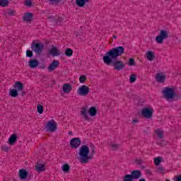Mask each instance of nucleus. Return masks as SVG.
Masks as SVG:
<instances>
[{
    "instance_id": "1",
    "label": "nucleus",
    "mask_w": 181,
    "mask_h": 181,
    "mask_svg": "<svg viewBox=\"0 0 181 181\" xmlns=\"http://www.w3.org/2000/svg\"><path fill=\"white\" fill-rule=\"evenodd\" d=\"M125 49L124 47H117L110 49L107 52L105 56L103 57V62L105 64H111L112 63L113 59H117V57L124 54Z\"/></svg>"
},
{
    "instance_id": "2",
    "label": "nucleus",
    "mask_w": 181,
    "mask_h": 181,
    "mask_svg": "<svg viewBox=\"0 0 181 181\" xmlns=\"http://www.w3.org/2000/svg\"><path fill=\"white\" fill-rule=\"evenodd\" d=\"M78 155L79 162H81V163H87L90 159L88 157V155H90V148L86 145L82 146L79 148Z\"/></svg>"
},
{
    "instance_id": "3",
    "label": "nucleus",
    "mask_w": 181,
    "mask_h": 181,
    "mask_svg": "<svg viewBox=\"0 0 181 181\" xmlns=\"http://www.w3.org/2000/svg\"><path fill=\"white\" fill-rule=\"evenodd\" d=\"M81 115L85 121L91 119V107L88 105L83 106L81 108Z\"/></svg>"
},
{
    "instance_id": "4",
    "label": "nucleus",
    "mask_w": 181,
    "mask_h": 181,
    "mask_svg": "<svg viewBox=\"0 0 181 181\" xmlns=\"http://www.w3.org/2000/svg\"><path fill=\"white\" fill-rule=\"evenodd\" d=\"M47 132H56L57 129V122L54 119H51L47 122L45 125Z\"/></svg>"
},
{
    "instance_id": "5",
    "label": "nucleus",
    "mask_w": 181,
    "mask_h": 181,
    "mask_svg": "<svg viewBox=\"0 0 181 181\" xmlns=\"http://www.w3.org/2000/svg\"><path fill=\"white\" fill-rule=\"evenodd\" d=\"M31 49L34 53H36V54H40L45 49V45L41 42H33L31 45Z\"/></svg>"
},
{
    "instance_id": "6",
    "label": "nucleus",
    "mask_w": 181,
    "mask_h": 181,
    "mask_svg": "<svg viewBox=\"0 0 181 181\" xmlns=\"http://www.w3.org/2000/svg\"><path fill=\"white\" fill-rule=\"evenodd\" d=\"M163 94L167 100H172L175 97V88L170 87L164 88Z\"/></svg>"
},
{
    "instance_id": "7",
    "label": "nucleus",
    "mask_w": 181,
    "mask_h": 181,
    "mask_svg": "<svg viewBox=\"0 0 181 181\" xmlns=\"http://www.w3.org/2000/svg\"><path fill=\"white\" fill-rule=\"evenodd\" d=\"M168 36H169V34L168 33V31L161 30L160 32L159 35L156 37V43H158L159 45H162V43H163V40H165V39H168Z\"/></svg>"
},
{
    "instance_id": "8",
    "label": "nucleus",
    "mask_w": 181,
    "mask_h": 181,
    "mask_svg": "<svg viewBox=\"0 0 181 181\" xmlns=\"http://www.w3.org/2000/svg\"><path fill=\"white\" fill-rule=\"evenodd\" d=\"M153 114V107L151 106H147L144 107L141 111V115L145 118H151Z\"/></svg>"
},
{
    "instance_id": "9",
    "label": "nucleus",
    "mask_w": 181,
    "mask_h": 181,
    "mask_svg": "<svg viewBox=\"0 0 181 181\" xmlns=\"http://www.w3.org/2000/svg\"><path fill=\"white\" fill-rule=\"evenodd\" d=\"M88 93H90V88L86 85L79 87L77 90V94L82 96L87 95Z\"/></svg>"
},
{
    "instance_id": "10",
    "label": "nucleus",
    "mask_w": 181,
    "mask_h": 181,
    "mask_svg": "<svg viewBox=\"0 0 181 181\" xmlns=\"http://www.w3.org/2000/svg\"><path fill=\"white\" fill-rule=\"evenodd\" d=\"M81 144V140L78 138H74L70 141L71 148H74V149H77Z\"/></svg>"
},
{
    "instance_id": "11",
    "label": "nucleus",
    "mask_w": 181,
    "mask_h": 181,
    "mask_svg": "<svg viewBox=\"0 0 181 181\" xmlns=\"http://www.w3.org/2000/svg\"><path fill=\"white\" fill-rule=\"evenodd\" d=\"M49 54H51V56H53V57H56L57 56H60V54H62V52H60L59 49H57V47H52L49 49Z\"/></svg>"
},
{
    "instance_id": "12",
    "label": "nucleus",
    "mask_w": 181,
    "mask_h": 181,
    "mask_svg": "<svg viewBox=\"0 0 181 181\" xmlns=\"http://www.w3.org/2000/svg\"><path fill=\"white\" fill-rule=\"evenodd\" d=\"M59 61L54 60L48 66L47 70L49 71H54V70H56V69L59 67Z\"/></svg>"
},
{
    "instance_id": "13",
    "label": "nucleus",
    "mask_w": 181,
    "mask_h": 181,
    "mask_svg": "<svg viewBox=\"0 0 181 181\" xmlns=\"http://www.w3.org/2000/svg\"><path fill=\"white\" fill-rule=\"evenodd\" d=\"M156 80L158 83H164L166 80V75L163 73H158L156 76Z\"/></svg>"
},
{
    "instance_id": "14",
    "label": "nucleus",
    "mask_w": 181,
    "mask_h": 181,
    "mask_svg": "<svg viewBox=\"0 0 181 181\" xmlns=\"http://www.w3.org/2000/svg\"><path fill=\"white\" fill-rule=\"evenodd\" d=\"M146 59L149 62L155 60V52L153 51H148L146 53Z\"/></svg>"
},
{
    "instance_id": "15",
    "label": "nucleus",
    "mask_w": 181,
    "mask_h": 181,
    "mask_svg": "<svg viewBox=\"0 0 181 181\" xmlns=\"http://www.w3.org/2000/svg\"><path fill=\"white\" fill-rule=\"evenodd\" d=\"M114 66L116 70H122L125 67V65L121 61H115L114 62Z\"/></svg>"
},
{
    "instance_id": "16",
    "label": "nucleus",
    "mask_w": 181,
    "mask_h": 181,
    "mask_svg": "<svg viewBox=\"0 0 181 181\" xmlns=\"http://www.w3.org/2000/svg\"><path fill=\"white\" fill-rule=\"evenodd\" d=\"M72 87L70 83H64L62 87V90L65 94H69L71 91Z\"/></svg>"
},
{
    "instance_id": "17",
    "label": "nucleus",
    "mask_w": 181,
    "mask_h": 181,
    "mask_svg": "<svg viewBox=\"0 0 181 181\" xmlns=\"http://www.w3.org/2000/svg\"><path fill=\"white\" fill-rule=\"evenodd\" d=\"M28 65L30 66V69H36V67L39 66V61L36 59H30L28 62Z\"/></svg>"
},
{
    "instance_id": "18",
    "label": "nucleus",
    "mask_w": 181,
    "mask_h": 181,
    "mask_svg": "<svg viewBox=\"0 0 181 181\" xmlns=\"http://www.w3.org/2000/svg\"><path fill=\"white\" fill-rule=\"evenodd\" d=\"M14 89L17 91H22L23 90V83L21 81H16L14 85Z\"/></svg>"
},
{
    "instance_id": "19",
    "label": "nucleus",
    "mask_w": 181,
    "mask_h": 181,
    "mask_svg": "<svg viewBox=\"0 0 181 181\" xmlns=\"http://www.w3.org/2000/svg\"><path fill=\"white\" fill-rule=\"evenodd\" d=\"M90 0H76V4L79 8H83Z\"/></svg>"
},
{
    "instance_id": "20",
    "label": "nucleus",
    "mask_w": 181,
    "mask_h": 181,
    "mask_svg": "<svg viewBox=\"0 0 181 181\" xmlns=\"http://www.w3.org/2000/svg\"><path fill=\"white\" fill-rule=\"evenodd\" d=\"M19 176L21 179L25 180L28 177V172L25 170H20Z\"/></svg>"
},
{
    "instance_id": "21",
    "label": "nucleus",
    "mask_w": 181,
    "mask_h": 181,
    "mask_svg": "<svg viewBox=\"0 0 181 181\" xmlns=\"http://www.w3.org/2000/svg\"><path fill=\"white\" fill-rule=\"evenodd\" d=\"M33 16L32 15V13H26L24 14L23 21H25V22H30V21H32Z\"/></svg>"
},
{
    "instance_id": "22",
    "label": "nucleus",
    "mask_w": 181,
    "mask_h": 181,
    "mask_svg": "<svg viewBox=\"0 0 181 181\" xmlns=\"http://www.w3.org/2000/svg\"><path fill=\"white\" fill-rule=\"evenodd\" d=\"M18 140V137H16V134H13L8 139V143L10 145H14L15 142Z\"/></svg>"
},
{
    "instance_id": "23",
    "label": "nucleus",
    "mask_w": 181,
    "mask_h": 181,
    "mask_svg": "<svg viewBox=\"0 0 181 181\" xmlns=\"http://www.w3.org/2000/svg\"><path fill=\"white\" fill-rule=\"evenodd\" d=\"M141 171L139 170H134L132 173L133 179H139V177H141Z\"/></svg>"
},
{
    "instance_id": "24",
    "label": "nucleus",
    "mask_w": 181,
    "mask_h": 181,
    "mask_svg": "<svg viewBox=\"0 0 181 181\" xmlns=\"http://www.w3.org/2000/svg\"><path fill=\"white\" fill-rule=\"evenodd\" d=\"M35 169L37 170V172H44L45 170V165L43 164H40V163H37L35 166Z\"/></svg>"
},
{
    "instance_id": "25",
    "label": "nucleus",
    "mask_w": 181,
    "mask_h": 181,
    "mask_svg": "<svg viewBox=\"0 0 181 181\" xmlns=\"http://www.w3.org/2000/svg\"><path fill=\"white\" fill-rule=\"evenodd\" d=\"M154 136L158 138H162V136H163V132L160 129H157L154 132Z\"/></svg>"
},
{
    "instance_id": "26",
    "label": "nucleus",
    "mask_w": 181,
    "mask_h": 181,
    "mask_svg": "<svg viewBox=\"0 0 181 181\" xmlns=\"http://www.w3.org/2000/svg\"><path fill=\"white\" fill-rule=\"evenodd\" d=\"M9 5V0H0V6L5 8Z\"/></svg>"
},
{
    "instance_id": "27",
    "label": "nucleus",
    "mask_w": 181,
    "mask_h": 181,
    "mask_svg": "<svg viewBox=\"0 0 181 181\" xmlns=\"http://www.w3.org/2000/svg\"><path fill=\"white\" fill-rule=\"evenodd\" d=\"M9 95L13 98L18 97V91L16 89H11L9 92Z\"/></svg>"
},
{
    "instance_id": "28",
    "label": "nucleus",
    "mask_w": 181,
    "mask_h": 181,
    "mask_svg": "<svg viewBox=\"0 0 181 181\" xmlns=\"http://www.w3.org/2000/svg\"><path fill=\"white\" fill-rule=\"evenodd\" d=\"M65 54L66 56H67L68 57H71V56H73V49H70V48H67L65 50Z\"/></svg>"
},
{
    "instance_id": "29",
    "label": "nucleus",
    "mask_w": 181,
    "mask_h": 181,
    "mask_svg": "<svg viewBox=\"0 0 181 181\" xmlns=\"http://www.w3.org/2000/svg\"><path fill=\"white\" fill-rule=\"evenodd\" d=\"M62 169L63 172L67 173L69 170H70V165H69V164H64L62 166Z\"/></svg>"
},
{
    "instance_id": "30",
    "label": "nucleus",
    "mask_w": 181,
    "mask_h": 181,
    "mask_svg": "<svg viewBox=\"0 0 181 181\" xmlns=\"http://www.w3.org/2000/svg\"><path fill=\"white\" fill-rule=\"evenodd\" d=\"M136 78H138V76H136V74H133L130 76V83H135V81H136Z\"/></svg>"
},
{
    "instance_id": "31",
    "label": "nucleus",
    "mask_w": 181,
    "mask_h": 181,
    "mask_svg": "<svg viewBox=\"0 0 181 181\" xmlns=\"http://www.w3.org/2000/svg\"><path fill=\"white\" fill-rule=\"evenodd\" d=\"M134 180V177H132V175H127L124 177V181H132Z\"/></svg>"
},
{
    "instance_id": "32",
    "label": "nucleus",
    "mask_w": 181,
    "mask_h": 181,
    "mask_svg": "<svg viewBox=\"0 0 181 181\" xmlns=\"http://www.w3.org/2000/svg\"><path fill=\"white\" fill-rule=\"evenodd\" d=\"M127 64H129L131 67L135 66L136 64L135 59H134V58H130L129 59V62H127Z\"/></svg>"
},
{
    "instance_id": "33",
    "label": "nucleus",
    "mask_w": 181,
    "mask_h": 181,
    "mask_svg": "<svg viewBox=\"0 0 181 181\" xmlns=\"http://www.w3.org/2000/svg\"><path fill=\"white\" fill-rule=\"evenodd\" d=\"M37 112L38 114H43V106L42 105H38L37 106Z\"/></svg>"
},
{
    "instance_id": "34",
    "label": "nucleus",
    "mask_w": 181,
    "mask_h": 181,
    "mask_svg": "<svg viewBox=\"0 0 181 181\" xmlns=\"http://www.w3.org/2000/svg\"><path fill=\"white\" fill-rule=\"evenodd\" d=\"M97 115V107H91V117H95Z\"/></svg>"
},
{
    "instance_id": "35",
    "label": "nucleus",
    "mask_w": 181,
    "mask_h": 181,
    "mask_svg": "<svg viewBox=\"0 0 181 181\" xmlns=\"http://www.w3.org/2000/svg\"><path fill=\"white\" fill-rule=\"evenodd\" d=\"M161 162H162V158L157 157V158H154V163H155V165H158Z\"/></svg>"
},
{
    "instance_id": "36",
    "label": "nucleus",
    "mask_w": 181,
    "mask_h": 181,
    "mask_svg": "<svg viewBox=\"0 0 181 181\" xmlns=\"http://www.w3.org/2000/svg\"><path fill=\"white\" fill-rule=\"evenodd\" d=\"M86 80H87V77L86 76V75H81L79 78V81L81 83H85Z\"/></svg>"
},
{
    "instance_id": "37",
    "label": "nucleus",
    "mask_w": 181,
    "mask_h": 181,
    "mask_svg": "<svg viewBox=\"0 0 181 181\" xmlns=\"http://www.w3.org/2000/svg\"><path fill=\"white\" fill-rule=\"evenodd\" d=\"M25 5L30 8L32 6V0H25Z\"/></svg>"
},
{
    "instance_id": "38",
    "label": "nucleus",
    "mask_w": 181,
    "mask_h": 181,
    "mask_svg": "<svg viewBox=\"0 0 181 181\" xmlns=\"http://www.w3.org/2000/svg\"><path fill=\"white\" fill-rule=\"evenodd\" d=\"M26 56L27 57H32V56H33V52L31 50H27Z\"/></svg>"
},
{
    "instance_id": "39",
    "label": "nucleus",
    "mask_w": 181,
    "mask_h": 181,
    "mask_svg": "<svg viewBox=\"0 0 181 181\" xmlns=\"http://www.w3.org/2000/svg\"><path fill=\"white\" fill-rule=\"evenodd\" d=\"M1 149L4 152H8L9 151V147H8V146L6 145H4V146H2Z\"/></svg>"
},
{
    "instance_id": "40",
    "label": "nucleus",
    "mask_w": 181,
    "mask_h": 181,
    "mask_svg": "<svg viewBox=\"0 0 181 181\" xmlns=\"http://www.w3.org/2000/svg\"><path fill=\"white\" fill-rule=\"evenodd\" d=\"M62 0H49L50 4H52V5L54 4H59Z\"/></svg>"
},
{
    "instance_id": "41",
    "label": "nucleus",
    "mask_w": 181,
    "mask_h": 181,
    "mask_svg": "<svg viewBox=\"0 0 181 181\" xmlns=\"http://www.w3.org/2000/svg\"><path fill=\"white\" fill-rule=\"evenodd\" d=\"M175 181H181V175H177L174 177Z\"/></svg>"
},
{
    "instance_id": "42",
    "label": "nucleus",
    "mask_w": 181,
    "mask_h": 181,
    "mask_svg": "<svg viewBox=\"0 0 181 181\" xmlns=\"http://www.w3.org/2000/svg\"><path fill=\"white\" fill-rule=\"evenodd\" d=\"M8 15H11V16H13V15H15V11H9L8 12Z\"/></svg>"
},
{
    "instance_id": "43",
    "label": "nucleus",
    "mask_w": 181,
    "mask_h": 181,
    "mask_svg": "<svg viewBox=\"0 0 181 181\" xmlns=\"http://www.w3.org/2000/svg\"><path fill=\"white\" fill-rule=\"evenodd\" d=\"M69 135H73V132L69 131Z\"/></svg>"
},
{
    "instance_id": "44",
    "label": "nucleus",
    "mask_w": 181,
    "mask_h": 181,
    "mask_svg": "<svg viewBox=\"0 0 181 181\" xmlns=\"http://www.w3.org/2000/svg\"><path fill=\"white\" fill-rule=\"evenodd\" d=\"M139 181H146V180H144V179H141V180H139Z\"/></svg>"
},
{
    "instance_id": "45",
    "label": "nucleus",
    "mask_w": 181,
    "mask_h": 181,
    "mask_svg": "<svg viewBox=\"0 0 181 181\" xmlns=\"http://www.w3.org/2000/svg\"><path fill=\"white\" fill-rule=\"evenodd\" d=\"M22 95H25V92H23V94H22Z\"/></svg>"
},
{
    "instance_id": "46",
    "label": "nucleus",
    "mask_w": 181,
    "mask_h": 181,
    "mask_svg": "<svg viewBox=\"0 0 181 181\" xmlns=\"http://www.w3.org/2000/svg\"><path fill=\"white\" fill-rule=\"evenodd\" d=\"M165 181H170V180H166Z\"/></svg>"
}]
</instances>
